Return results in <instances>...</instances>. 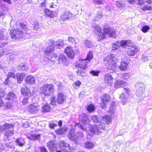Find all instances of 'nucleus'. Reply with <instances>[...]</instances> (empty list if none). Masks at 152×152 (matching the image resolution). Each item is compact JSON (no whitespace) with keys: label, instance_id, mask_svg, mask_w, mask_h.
<instances>
[{"label":"nucleus","instance_id":"obj_17","mask_svg":"<svg viewBox=\"0 0 152 152\" xmlns=\"http://www.w3.org/2000/svg\"><path fill=\"white\" fill-rule=\"evenodd\" d=\"M65 52L69 58H74L75 53L71 47H67L65 50Z\"/></svg>","mask_w":152,"mask_h":152},{"label":"nucleus","instance_id":"obj_40","mask_svg":"<svg viewBox=\"0 0 152 152\" xmlns=\"http://www.w3.org/2000/svg\"><path fill=\"white\" fill-rule=\"evenodd\" d=\"M93 58V53L92 52L90 51L88 53L86 57V59L87 60L90 61V60Z\"/></svg>","mask_w":152,"mask_h":152},{"label":"nucleus","instance_id":"obj_57","mask_svg":"<svg viewBox=\"0 0 152 152\" xmlns=\"http://www.w3.org/2000/svg\"><path fill=\"white\" fill-rule=\"evenodd\" d=\"M143 10H151V7H148V6H145L144 7H143Z\"/></svg>","mask_w":152,"mask_h":152},{"label":"nucleus","instance_id":"obj_39","mask_svg":"<svg viewBox=\"0 0 152 152\" xmlns=\"http://www.w3.org/2000/svg\"><path fill=\"white\" fill-rule=\"evenodd\" d=\"M113 79L112 77H105L104 78L105 81L107 83H111Z\"/></svg>","mask_w":152,"mask_h":152},{"label":"nucleus","instance_id":"obj_10","mask_svg":"<svg viewBox=\"0 0 152 152\" xmlns=\"http://www.w3.org/2000/svg\"><path fill=\"white\" fill-rule=\"evenodd\" d=\"M10 34L12 38L15 39H21L23 37L22 31L19 29L11 31Z\"/></svg>","mask_w":152,"mask_h":152},{"label":"nucleus","instance_id":"obj_37","mask_svg":"<svg viewBox=\"0 0 152 152\" xmlns=\"http://www.w3.org/2000/svg\"><path fill=\"white\" fill-rule=\"evenodd\" d=\"M28 96H25L22 101V103L23 105H25L28 103Z\"/></svg>","mask_w":152,"mask_h":152},{"label":"nucleus","instance_id":"obj_29","mask_svg":"<svg viewBox=\"0 0 152 152\" xmlns=\"http://www.w3.org/2000/svg\"><path fill=\"white\" fill-rule=\"evenodd\" d=\"M76 66L82 69H85L87 67V63L85 61L76 64Z\"/></svg>","mask_w":152,"mask_h":152},{"label":"nucleus","instance_id":"obj_2","mask_svg":"<svg viewBox=\"0 0 152 152\" xmlns=\"http://www.w3.org/2000/svg\"><path fill=\"white\" fill-rule=\"evenodd\" d=\"M127 84L126 82L120 80H118L115 83V88H118L119 87H124L120 98L123 105L127 103L128 102V97L130 92L129 89L126 87Z\"/></svg>","mask_w":152,"mask_h":152},{"label":"nucleus","instance_id":"obj_18","mask_svg":"<svg viewBox=\"0 0 152 152\" xmlns=\"http://www.w3.org/2000/svg\"><path fill=\"white\" fill-rule=\"evenodd\" d=\"M48 147L50 151L53 152L55 151L57 148V145L53 141H50L47 143Z\"/></svg>","mask_w":152,"mask_h":152},{"label":"nucleus","instance_id":"obj_20","mask_svg":"<svg viewBox=\"0 0 152 152\" xmlns=\"http://www.w3.org/2000/svg\"><path fill=\"white\" fill-rule=\"evenodd\" d=\"M28 65L27 64H22L18 66L16 69L18 71H26L28 69Z\"/></svg>","mask_w":152,"mask_h":152},{"label":"nucleus","instance_id":"obj_15","mask_svg":"<svg viewBox=\"0 0 152 152\" xmlns=\"http://www.w3.org/2000/svg\"><path fill=\"white\" fill-rule=\"evenodd\" d=\"M58 63L63 64L65 66H67L69 62L66 57L62 54H60L58 57Z\"/></svg>","mask_w":152,"mask_h":152},{"label":"nucleus","instance_id":"obj_54","mask_svg":"<svg viewBox=\"0 0 152 152\" xmlns=\"http://www.w3.org/2000/svg\"><path fill=\"white\" fill-rule=\"evenodd\" d=\"M51 104L53 105H54L56 104V102L55 100V98L54 97H52L51 102Z\"/></svg>","mask_w":152,"mask_h":152},{"label":"nucleus","instance_id":"obj_5","mask_svg":"<svg viewBox=\"0 0 152 152\" xmlns=\"http://www.w3.org/2000/svg\"><path fill=\"white\" fill-rule=\"evenodd\" d=\"M50 42L51 45L48 46L46 49V52L49 53L53 51L54 49V47H57L58 48H61L64 45L63 42L62 40H59L55 42L53 40H50Z\"/></svg>","mask_w":152,"mask_h":152},{"label":"nucleus","instance_id":"obj_60","mask_svg":"<svg viewBox=\"0 0 152 152\" xmlns=\"http://www.w3.org/2000/svg\"><path fill=\"white\" fill-rule=\"evenodd\" d=\"M1 97L0 96V107H2L4 105V103L1 98Z\"/></svg>","mask_w":152,"mask_h":152},{"label":"nucleus","instance_id":"obj_51","mask_svg":"<svg viewBox=\"0 0 152 152\" xmlns=\"http://www.w3.org/2000/svg\"><path fill=\"white\" fill-rule=\"evenodd\" d=\"M102 16L103 15L101 13H99L96 15V19L98 20L99 19H100L102 18Z\"/></svg>","mask_w":152,"mask_h":152},{"label":"nucleus","instance_id":"obj_34","mask_svg":"<svg viewBox=\"0 0 152 152\" xmlns=\"http://www.w3.org/2000/svg\"><path fill=\"white\" fill-rule=\"evenodd\" d=\"M145 89H136V94L138 96H141L143 94Z\"/></svg>","mask_w":152,"mask_h":152},{"label":"nucleus","instance_id":"obj_33","mask_svg":"<svg viewBox=\"0 0 152 152\" xmlns=\"http://www.w3.org/2000/svg\"><path fill=\"white\" fill-rule=\"evenodd\" d=\"M94 146V144L91 142H86L85 143V147L87 148H92Z\"/></svg>","mask_w":152,"mask_h":152},{"label":"nucleus","instance_id":"obj_44","mask_svg":"<svg viewBox=\"0 0 152 152\" xmlns=\"http://www.w3.org/2000/svg\"><path fill=\"white\" fill-rule=\"evenodd\" d=\"M93 2L95 4H103V1L102 0H93Z\"/></svg>","mask_w":152,"mask_h":152},{"label":"nucleus","instance_id":"obj_64","mask_svg":"<svg viewBox=\"0 0 152 152\" xmlns=\"http://www.w3.org/2000/svg\"><path fill=\"white\" fill-rule=\"evenodd\" d=\"M38 23H37V22L35 23H34V29H36L38 28L39 26L37 24Z\"/></svg>","mask_w":152,"mask_h":152},{"label":"nucleus","instance_id":"obj_24","mask_svg":"<svg viewBox=\"0 0 152 152\" xmlns=\"http://www.w3.org/2000/svg\"><path fill=\"white\" fill-rule=\"evenodd\" d=\"M81 118V121L83 124H86L89 123L90 120L86 115L83 114L82 115Z\"/></svg>","mask_w":152,"mask_h":152},{"label":"nucleus","instance_id":"obj_27","mask_svg":"<svg viewBox=\"0 0 152 152\" xmlns=\"http://www.w3.org/2000/svg\"><path fill=\"white\" fill-rule=\"evenodd\" d=\"M69 146V145L65 143L64 141L61 140L60 141L59 147L61 149L64 150L66 148Z\"/></svg>","mask_w":152,"mask_h":152},{"label":"nucleus","instance_id":"obj_4","mask_svg":"<svg viewBox=\"0 0 152 152\" xmlns=\"http://www.w3.org/2000/svg\"><path fill=\"white\" fill-rule=\"evenodd\" d=\"M94 30L97 35H98L100 39H98V41H100L102 39H105L106 34H110L112 32V29L109 26H107L103 28V31L104 33L101 31L100 28L98 26H95Z\"/></svg>","mask_w":152,"mask_h":152},{"label":"nucleus","instance_id":"obj_11","mask_svg":"<svg viewBox=\"0 0 152 152\" xmlns=\"http://www.w3.org/2000/svg\"><path fill=\"white\" fill-rule=\"evenodd\" d=\"M0 96L1 97H4L5 99L12 101L16 98V95L12 91L9 92L5 94L4 92L0 93Z\"/></svg>","mask_w":152,"mask_h":152},{"label":"nucleus","instance_id":"obj_58","mask_svg":"<svg viewBox=\"0 0 152 152\" xmlns=\"http://www.w3.org/2000/svg\"><path fill=\"white\" fill-rule=\"evenodd\" d=\"M115 61H115V64H116L117 62H118V61L119 60V59H120L121 57H118V58H117V56H115Z\"/></svg>","mask_w":152,"mask_h":152},{"label":"nucleus","instance_id":"obj_49","mask_svg":"<svg viewBox=\"0 0 152 152\" xmlns=\"http://www.w3.org/2000/svg\"><path fill=\"white\" fill-rule=\"evenodd\" d=\"M16 56L14 54L11 55L10 56L8 57V59L10 61H13L15 59Z\"/></svg>","mask_w":152,"mask_h":152},{"label":"nucleus","instance_id":"obj_55","mask_svg":"<svg viewBox=\"0 0 152 152\" xmlns=\"http://www.w3.org/2000/svg\"><path fill=\"white\" fill-rule=\"evenodd\" d=\"M64 87V86L62 84V83L59 82L58 84V88L59 90H61Z\"/></svg>","mask_w":152,"mask_h":152},{"label":"nucleus","instance_id":"obj_56","mask_svg":"<svg viewBox=\"0 0 152 152\" xmlns=\"http://www.w3.org/2000/svg\"><path fill=\"white\" fill-rule=\"evenodd\" d=\"M41 152H48L46 149L44 147H40Z\"/></svg>","mask_w":152,"mask_h":152},{"label":"nucleus","instance_id":"obj_50","mask_svg":"<svg viewBox=\"0 0 152 152\" xmlns=\"http://www.w3.org/2000/svg\"><path fill=\"white\" fill-rule=\"evenodd\" d=\"M57 124H55L52 122H50L49 123V127L52 129H53V128L55 126H57Z\"/></svg>","mask_w":152,"mask_h":152},{"label":"nucleus","instance_id":"obj_41","mask_svg":"<svg viewBox=\"0 0 152 152\" xmlns=\"http://www.w3.org/2000/svg\"><path fill=\"white\" fill-rule=\"evenodd\" d=\"M114 106V103L112 102L109 108V112L111 114H113L114 113L113 107Z\"/></svg>","mask_w":152,"mask_h":152},{"label":"nucleus","instance_id":"obj_12","mask_svg":"<svg viewBox=\"0 0 152 152\" xmlns=\"http://www.w3.org/2000/svg\"><path fill=\"white\" fill-rule=\"evenodd\" d=\"M133 42L130 40L117 41L115 43V50L118 49L121 46H128L131 47Z\"/></svg>","mask_w":152,"mask_h":152},{"label":"nucleus","instance_id":"obj_32","mask_svg":"<svg viewBox=\"0 0 152 152\" xmlns=\"http://www.w3.org/2000/svg\"><path fill=\"white\" fill-rule=\"evenodd\" d=\"M84 42L88 48H92L93 46V44L92 42L88 40H85Z\"/></svg>","mask_w":152,"mask_h":152},{"label":"nucleus","instance_id":"obj_45","mask_svg":"<svg viewBox=\"0 0 152 152\" xmlns=\"http://www.w3.org/2000/svg\"><path fill=\"white\" fill-rule=\"evenodd\" d=\"M19 25L20 27L23 29L25 30L27 29V26L22 22H20L19 23Z\"/></svg>","mask_w":152,"mask_h":152},{"label":"nucleus","instance_id":"obj_48","mask_svg":"<svg viewBox=\"0 0 152 152\" xmlns=\"http://www.w3.org/2000/svg\"><path fill=\"white\" fill-rule=\"evenodd\" d=\"M16 143L17 145L19 146H23L24 143L21 142V140L19 139H18L16 140Z\"/></svg>","mask_w":152,"mask_h":152},{"label":"nucleus","instance_id":"obj_35","mask_svg":"<svg viewBox=\"0 0 152 152\" xmlns=\"http://www.w3.org/2000/svg\"><path fill=\"white\" fill-rule=\"evenodd\" d=\"M100 73V71L98 70L96 71L94 70H92L90 72V73L93 76H98L99 74Z\"/></svg>","mask_w":152,"mask_h":152},{"label":"nucleus","instance_id":"obj_21","mask_svg":"<svg viewBox=\"0 0 152 152\" xmlns=\"http://www.w3.org/2000/svg\"><path fill=\"white\" fill-rule=\"evenodd\" d=\"M30 90L28 88H27L26 85L23 86L21 89V92L23 95L28 96Z\"/></svg>","mask_w":152,"mask_h":152},{"label":"nucleus","instance_id":"obj_14","mask_svg":"<svg viewBox=\"0 0 152 152\" xmlns=\"http://www.w3.org/2000/svg\"><path fill=\"white\" fill-rule=\"evenodd\" d=\"M139 49L136 46L130 47L126 51V54L130 56H134L139 51Z\"/></svg>","mask_w":152,"mask_h":152},{"label":"nucleus","instance_id":"obj_42","mask_svg":"<svg viewBox=\"0 0 152 152\" xmlns=\"http://www.w3.org/2000/svg\"><path fill=\"white\" fill-rule=\"evenodd\" d=\"M150 29V27L148 26H143L142 28V31L144 33L146 32L148 30Z\"/></svg>","mask_w":152,"mask_h":152},{"label":"nucleus","instance_id":"obj_43","mask_svg":"<svg viewBox=\"0 0 152 152\" xmlns=\"http://www.w3.org/2000/svg\"><path fill=\"white\" fill-rule=\"evenodd\" d=\"M68 39L69 42H70L72 44H76L75 39V38L71 37H68Z\"/></svg>","mask_w":152,"mask_h":152},{"label":"nucleus","instance_id":"obj_25","mask_svg":"<svg viewBox=\"0 0 152 152\" xmlns=\"http://www.w3.org/2000/svg\"><path fill=\"white\" fill-rule=\"evenodd\" d=\"M25 80L28 84H32L35 81V79L34 77H26Z\"/></svg>","mask_w":152,"mask_h":152},{"label":"nucleus","instance_id":"obj_9","mask_svg":"<svg viewBox=\"0 0 152 152\" xmlns=\"http://www.w3.org/2000/svg\"><path fill=\"white\" fill-rule=\"evenodd\" d=\"M114 55L113 54H111L110 55H108L104 58V61L107 62L109 64L108 69H113V71L114 69L113 67H114V61L113 58Z\"/></svg>","mask_w":152,"mask_h":152},{"label":"nucleus","instance_id":"obj_46","mask_svg":"<svg viewBox=\"0 0 152 152\" xmlns=\"http://www.w3.org/2000/svg\"><path fill=\"white\" fill-rule=\"evenodd\" d=\"M14 78H15L16 77L18 82V83H21L22 81L23 80V77H12Z\"/></svg>","mask_w":152,"mask_h":152},{"label":"nucleus","instance_id":"obj_53","mask_svg":"<svg viewBox=\"0 0 152 152\" xmlns=\"http://www.w3.org/2000/svg\"><path fill=\"white\" fill-rule=\"evenodd\" d=\"M5 145L7 148H14V147L12 145V144L10 143H6L5 144Z\"/></svg>","mask_w":152,"mask_h":152},{"label":"nucleus","instance_id":"obj_16","mask_svg":"<svg viewBox=\"0 0 152 152\" xmlns=\"http://www.w3.org/2000/svg\"><path fill=\"white\" fill-rule=\"evenodd\" d=\"M110 96L107 94H105L102 98V103L101 104V107L103 109H104L107 103L110 100Z\"/></svg>","mask_w":152,"mask_h":152},{"label":"nucleus","instance_id":"obj_61","mask_svg":"<svg viewBox=\"0 0 152 152\" xmlns=\"http://www.w3.org/2000/svg\"><path fill=\"white\" fill-rule=\"evenodd\" d=\"M55 131L56 133L58 134H61L62 133L61 130L60 129L56 130Z\"/></svg>","mask_w":152,"mask_h":152},{"label":"nucleus","instance_id":"obj_8","mask_svg":"<svg viewBox=\"0 0 152 152\" xmlns=\"http://www.w3.org/2000/svg\"><path fill=\"white\" fill-rule=\"evenodd\" d=\"M75 18V15L72 14L69 10L65 11L61 15V19L62 20H71Z\"/></svg>","mask_w":152,"mask_h":152},{"label":"nucleus","instance_id":"obj_36","mask_svg":"<svg viewBox=\"0 0 152 152\" xmlns=\"http://www.w3.org/2000/svg\"><path fill=\"white\" fill-rule=\"evenodd\" d=\"M91 119L95 123H97L99 121V119L97 118V116L94 115L91 117Z\"/></svg>","mask_w":152,"mask_h":152},{"label":"nucleus","instance_id":"obj_13","mask_svg":"<svg viewBox=\"0 0 152 152\" xmlns=\"http://www.w3.org/2000/svg\"><path fill=\"white\" fill-rule=\"evenodd\" d=\"M39 109L38 104L34 103L31 104L28 108V111L31 114H34L37 112Z\"/></svg>","mask_w":152,"mask_h":152},{"label":"nucleus","instance_id":"obj_19","mask_svg":"<svg viewBox=\"0 0 152 152\" xmlns=\"http://www.w3.org/2000/svg\"><path fill=\"white\" fill-rule=\"evenodd\" d=\"M66 99V96L62 93H58L57 98V102L59 104L62 103Z\"/></svg>","mask_w":152,"mask_h":152},{"label":"nucleus","instance_id":"obj_47","mask_svg":"<svg viewBox=\"0 0 152 152\" xmlns=\"http://www.w3.org/2000/svg\"><path fill=\"white\" fill-rule=\"evenodd\" d=\"M141 58L144 62L147 61L148 60V57L146 55L142 56Z\"/></svg>","mask_w":152,"mask_h":152},{"label":"nucleus","instance_id":"obj_3","mask_svg":"<svg viewBox=\"0 0 152 152\" xmlns=\"http://www.w3.org/2000/svg\"><path fill=\"white\" fill-rule=\"evenodd\" d=\"M4 130L5 131L4 139L7 140L9 137L12 136L14 134L13 125L12 124L6 123L3 125L0 126V131Z\"/></svg>","mask_w":152,"mask_h":152},{"label":"nucleus","instance_id":"obj_6","mask_svg":"<svg viewBox=\"0 0 152 152\" xmlns=\"http://www.w3.org/2000/svg\"><path fill=\"white\" fill-rule=\"evenodd\" d=\"M53 89V85L45 83L40 87V91L45 96H49Z\"/></svg>","mask_w":152,"mask_h":152},{"label":"nucleus","instance_id":"obj_7","mask_svg":"<svg viewBox=\"0 0 152 152\" xmlns=\"http://www.w3.org/2000/svg\"><path fill=\"white\" fill-rule=\"evenodd\" d=\"M83 136V134L81 132L75 134L74 129H71L69 132L68 137L70 140L74 141L75 143H77L78 138L80 137H82Z\"/></svg>","mask_w":152,"mask_h":152},{"label":"nucleus","instance_id":"obj_38","mask_svg":"<svg viewBox=\"0 0 152 152\" xmlns=\"http://www.w3.org/2000/svg\"><path fill=\"white\" fill-rule=\"evenodd\" d=\"M94 109V107L93 104H91L88 106L87 110L88 112H92Z\"/></svg>","mask_w":152,"mask_h":152},{"label":"nucleus","instance_id":"obj_62","mask_svg":"<svg viewBox=\"0 0 152 152\" xmlns=\"http://www.w3.org/2000/svg\"><path fill=\"white\" fill-rule=\"evenodd\" d=\"M116 5L119 8H121L122 7V4H120L119 2L117 1L116 3Z\"/></svg>","mask_w":152,"mask_h":152},{"label":"nucleus","instance_id":"obj_59","mask_svg":"<svg viewBox=\"0 0 152 152\" xmlns=\"http://www.w3.org/2000/svg\"><path fill=\"white\" fill-rule=\"evenodd\" d=\"M81 84L80 82L79 81L77 80L75 83V85L76 86H79Z\"/></svg>","mask_w":152,"mask_h":152},{"label":"nucleus","instance_id":"obj_1","mask_svg":"<svg viewBox=\"0 0 152 152\" xmlns=\"http://www.w3.org/2000/svg\"><path fill=\"white\" fill-rule=\"evenodd\" d=\"M112 121L110 116L105 115L102 118V121H100L94 126H90L88 132V134L90 136H92L94 134H99L105 128L104 125L109 124Z\"/></svg>","mask_w":152,"mask_h":152},{"label":"nucleus","instance_id":"obj_23","mask_svg":"<svg viewBox=\"0 0 152 152\" xmlns=\"http://www.w3.org/2000/svg\"><path fill=\"white\" fill-rule=\"evenodd\" d=\"M28 138L33 140H40V134H39L37 135L31 134L30 136L28 137Z\"/></svg>","mask_w":152,"mask_h":152},{"label":"nucleus","instance_id":"obj_22","mask_svg":"<svg viewBox=\"0 0 152 152\" xmlns=\"http://www.w3.org/2000/svg\"><path fill=\"white\" fill-rule=\"evenodd\" d=\"M46 49L44 52V54H46V56H48V57H47L48 59L50 60H51V59L49 58H53V59H56V58H57V55L55 53H53L52 52L53 51L50 52L49 53H47L46 51Z\"/></svg>","mask_w":152,"mask_h":152},{"label":"nucleus","instance_id":"obj_52","mask_svg":"<svg viewBox=\"0 0 152 152\" xmlns=\"http://www.w3.org/2000/svg\"><path fill=\"white\" fill-rule=\"evenodd\" d=\"M76 72L78 76H84V74H85L83 72H82L81 70H80L77 71Z\"/></svg>","mask_w":152,"mask_h":152},{"label":"nucleus","instance_id":"obj_26","mask_svg":"<svg viewBox=\"0 0 152 152\" xmlns=\"http://www.w3.org/2000/svg\"><path fill=\"white\" fill-rule=\"evenodd\" d=\"M44 12L46 15L48 17L52 18L54 16L53 12L48 9H45Z\"/></svg>","mask_w":152,"mask_h":152},{"label":"nucleus","instance_id":"obj_63","mask_svg":"<svg viewBox=\"0 0 152 152\" xmlns=\"http://www.w3.org/2000/svg\"><path fill=\"white\" fill-rule=\"evenodd\" d=\"M12 104L11 103H6V106L8 108H10Z\"/></svg>","mask_w":152,"mask_h":152},{"label":"nucleus","instance_id":"obj_31","mask_svg":"<svg viewBox=\"0 0 152 152\" xmlns=\"http://www.w3.org/2000/svg\"><path fill=\"white\" fill-rule=\"evenodd\" d=\"M135 86L136 89H145V85L143 83L141 82L137 83Z\"/></svg>","mask_w":152,"mask_h":152},{"label":"nucleus","instance_id":"obj_28","mask_svg":"<svg viewBox=\"0 0 152 152\" xmlns=\"http://www.w3.org/2000/svg\"><path fill=\"white\" fill-rule=\"evenodd\" d=\"M119 69L121 70H126L128 68V64L125 62H122L120 66H118Z\"/></svg>","mask_w":152,"mask_h":152},{"label":"nucleus","instance_id":"obj_30","mask_svg":"<svg viewBox=\"0 0 152 152\" xmlns=\"http://www.w3.org/2000/svg\"><path fill=\"white\" fill-rule=\"evenodd\" d=\"M50 110L51 107L48 104H45L42 106V112H46L50 111Z\"/></svg>","mask_w":152,"mask_h":152}]
</instances>
